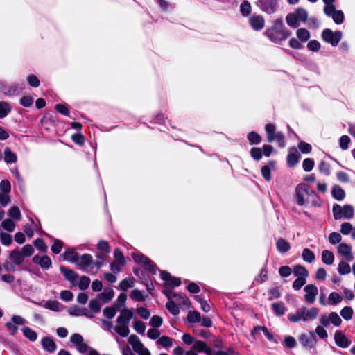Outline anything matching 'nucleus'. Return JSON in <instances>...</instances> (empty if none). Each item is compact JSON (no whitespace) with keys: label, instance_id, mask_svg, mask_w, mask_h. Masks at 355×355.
<instances>
[{"label":"nucleus","instance_id":"13","mask_svg":"<svg viewBox=\"0 0 355 355\" xmlns=\"http://www.w3.org/2000/svg\"><path fill=\"white\" fill-rule=\"evenodd\" d=\"M338 254L345 258L348 261L354 259L352 254V247L345 243H340L337 247Z\"/></svg>","mask_w":355,"mask_h":355},{"label":"nucleus","instance_id":"64","mask_svg":"<svg viewBox=\"0 0 355 355\" xmlns=\"http://www.w3.org/2000/svg\"><path fill=\"white\" fill-rule=\"evenodd\" d=\"M173 295H174V297H175V302L178 305H184V306H189V300L187 297L181 296L178 293V294H173Z\"/></svg>","mask_w":355,"mask_h":355},{"label":"nucleus","instance_id":"16","mask_svg":"<svg viewBox=\"0 0 355 355\" xmlns=\"http://www.w3.org/2000/svg\"><path fill=\"white\" fill-rule=\"evenodd\" d=\"M334 340L336 344L342 348L347 347L350 345V341L341 331H339L335 332Z\"/></svg>","mask_w":355,"mask_h":355},{"label":"nucleus","instance_id":"57","mask_svg":"<svg viewBox=\"0 0 355 355\" xmlns=\"http://www.w3.org/2000/svg\"><path fill=\"white\" fill-rule=\"evenodd\" d=\"M114 257L115 261L120 263L121 266H124L125 264V257L120 250L116 249L114 250Z\"/></svg>","mask_w":355,"mask_h":355},{"label":"nucleus","instance_id":"24","mask_svg":"<svg viewBox=\"0 0 355 355\" xmlns=\"http://www.w3.org/2000/svg\"><path fill=\"white\" fill-rule=\"evenodd\" d=\"M276 247L279 252L286 253L290 250L291 245L286 240L279 238L276 242Z\"/></svg>","mask_w":355,"mask_h":355},{"label":"nucleus","instance_id":"25","mask_svg":"<svg viewBox=\"0 0 355 355\" xmlns=\"http://www.w3.org/2000/svg\"><path fill=\"white\" fill-rule=\"evenodd\" d=\"M259 331H262L266 338L270 341H275L273 336L269 332L267 328L265 327L257 326L255 327L251 332V335L256 337V335L258 334Z\"/></svg>","mask_w":355,"mask_h":355},{"label":"nucleus","instance_id":"3","mask_svg":"<svg viewBox=\"0 0 355 355\" xmlns=\"http://www.w3.org/2000/svg\"><path fill=\"white\" fill-rule=\"evenodd\" d=\"M290 34L291 33L284 28L282 19H276L274 25L265 32V35L274 43L285 40Z\"/></svg>","mask_w":355,"mask_h":355},{"label":"nucleus","instance_id":"27","mask_svg":"<svg viewBox=\"0 0 355 355\" xmlns=\"http://www.w3.org/2000/svg\"><path fill=\"white\" fill-rule=\"evenodd\" d=\"M331 193L333 197L337 200H342L345 197V191L339 185L334 186Z\"/></svg>","mask_w":355,"mask_h":355},{"label":"nucleus","instance_id":"48","mask_svg":"<svg viewBox=\"0 0 355 355\" xmlns=\"http://www.w3.org/2000/svg\"><path fill=\"white\" fill-rule=\"evenodd\" d=\"M166 306L167 309L173 315H178L180 313L179 305L173 300H169Z\"/></svg>","mask_w":355,"mask_h":355},{"label":"nucleus","instance_id":"58","mask_svg":"<svg viewBox=\"0 0 355 355\" xmlns=\"http://www.w3.org/2000/svg\"><path fill=\"white\" fill-rule=\"evenodd\" d=\"M195 299L197 302H198L200 304L201 309L203 311L207 313L210 311L211 307L209 304L207 302V301L203 300L200 295H196L195 297Z\"/></svg>","mask_w":355,"mask_h":355},{"label":"nucleus","instance_id":"12","mask_svg":"<svg viewBox=\"0 0 355 355\" xmlns=\"http://www.w3.org/2000/svg\"><path fill=\"white\" fill-rule=\"evenodd\" d=\"M304 291L305 292L304 300L308 304H313L318 293V288L313 284L306 285Z\"/></svg>","mask_w":355,"mask_h":355},{"label":"nucleus","instance_id":"37","mask_svg":"<svg viewBox=\"0 0 355 355\" xmlns=\"http://www.w3.org/2000/svg\"><path fill=\"white\" fill-rule=\"evenodd\" d=\"M299 340L303 347L311 349L313 347V341L311 338L305 334H302L299 337Z\"/></svg>","mask_w":355,"mask_h":355},{"label":"nucleus","instance_id":"38","mask_svg":"<svg viewBox=\"0 0 355 355\" xmlns=\"http://www.w3.org/2000/svg\"><path fill=\"white\" fill-rule=\"evenodd\" d=\"M173 343V340L169 336H163L157 340V345H161L163 347H171Z\"/></svg>","mask_w":355,"mask_h":355},{"label":"nucleus","instance_id":"40","mask_svg":"<svg viewBox=\"0 0 355 355\" xmlns=\"http://www.w3.org/2000/svg\"><path fill=\"white\" fill-rule=\"evenodd\" d=\"M193 349L197 352H204L207 355L208 350L211 349L207 346L205 342L201 340L196 341L193 345Z\"/></svg>","mask_w":355,"mask_h":355},{"label":"nucleus","instance_id":"18","mask_svg":"<svg viewBox=\"0 0 355 355\" xmlns=\"http://www.w3.org/2000/svg\"><path fill=\"white\" fill-rule=\"evenodd\" d=\"M300 159V154L297 149L293 148L289 150V153L287 157V164L290 167L294 166Z\"/></svg>","mask_w":355,"mask_h":355},{"label":"nucleus","instance_id":"63","mask_svg":"<svg viewBox=\"0 0 355 355\" xmlns=\"http://www.w3.org/2000/svg\"><path fill=\"white\" fill-rule=\"evenodd\" d=\"M90 284V279L86 276H82L78 282V287L80 290H85Z\"/></svg>","mask_w":355,"mask_h":355},{"label":"nucleus","instance_id":"26","mask_svg":"<svg viewBox=\"0 0 355 355\" xmlns=\"http://www.w3.org/2000/svg\"><path fill=\"white\" fill-rule=\"evenodd\" d=\"M10 260L16 265H20L24 261V256L18 250H14L10 254Z\"/></svg>","mask_w":355,"mask_h":355},{"label":"nucleus","instance_id":"20","mask_svg":"<svg viewBox=\"0 0 355 355\" xmlns=\"http://www.w3.org/2000/svg\"><path fill=\"white\" fill-rule=\"evenodd\" d=\"M92 262L93 259L92 256L87 254H84L81 256H78L76 263L83 268H86L89 266Z\"/></svg>","mask_w":355,"mask_h":355},{"label":"nucleus","instance_id":"30","mask_svg":"<svg viewBox=\"0 0 355 355\" xmlns=\"http://www.w3.org/2000/svg\"><path fill=\"white\" fill-rule=\"evenodd\" d=\"M297 37L301 42H305L311 37L309 31L304 28H299L296 32Z\"/></svg>","mask_w":355,"mask_h":355},{"label":"nucleus","instance_id":"17","mask_svg":"<svg viewBox=\"0 0 355 355\" xmlns=\"http://www.w3.org/2000/svg\"><path fill=\"white\" fill-rule=\"evenodd\" d=\"M33 261L35 263L40 265L43 269H49L51 266V260L48 256L40 257L39 255H35L33 258Z\"/></svg>","mask_w":355,"mask_h":355},{"label":"nucleus","instance_id":"5","mask_svg":"<svg viewBox=\"0 0 355 355\" xmlns=\"http://www.w3.org/2000/svg\"><path fill=\"white\" fill-rule=\"evenodd\" d=\"M265 130L268 142L271 143L276 141L279 147H285L286 143L284 141V137L282 132L276 130V128L274 124H266L265 126Z\"/></svg>","mask_w":355,"mask_h":355},{"label":"nucleus","instance_id":"50","mask_svg":"<svg viewBox=\"0 0 355 355\" xmlns=\"http://www.w3.org/2000/svg\"><path fill=\"white\" fill-rule=\"evenodd\" d=\"M1 226L6 231L12 232L15 229L16 225L11 219H6L2 221Z\"/></svg>","mask_w":355,"mask_h":355},{"label":"nucleus","instance_id":"49","mask_svg":"<svg viewBox=\"0 0 355 355\" xmlns=\"http://www.w3.org/2000/svg\"><path fill=\"white\" fill-rule=\"evenodd\" d=\"M294 13L296 15L299 21L302 22H306L307 21L308 12L305 9L301 8H297Z\"/></svg>","mask_w":355,"mask_h":355},{"label":"nucleus","instance_id":"19","mask_svg":"<svg viewBox=\"0 0 355 355\" xmlns=\"http://www.w3.org/2000/svg\"><path fill=\"white\" fill-rule=\"evenodd\" d=\"M40 304L44 308L53 311H60L62 309V305L56 300H49L46 302H43Z\"/></svg>","mask_w":355,"mask_h":355},{"label":"nucleus","instance_id":"43","mask_svg":"<svg viewBox=\"0 0 355 355\" xmlns=\"http://www.w3.org/2000/svg\"><path fill=\"white\" fill-rule=\"evenodd\" d=\"M286 19L287 24L291 27L296 28L300 25V21L294 12L288 14Z\"/></svg>","mask_w":355,"mask_h":355},{"label":"nucleus","instance_id":"56","mask_svg":"<svg viewBox=\"0 0 355 355\" xmlns=\"http://www.w3.org/2000/svg\"><path fill=\"white\" fill-rule=\"evenodd\" d=\"M0 240L3 245L8 246L10 245L12 242V239L11 235L3 232L0 230Z\"/></svg>","mask_w":355,"mask_h":355},{"label":"nucleus","instance_id":"52","mask_svg":"<svg viewBox=\"0 0 355 355\" xmlns=\"http://www.w3.org/2000/svg\"><path fill=\"white\" fill-rule=\"evenodd\" d=\"M353 314H354V311H353L352 309L349 306H345L340 311V315L345 320H351L353 316Z\"/></svg>","mask_w":355,"mask_h":355},{"label":"nucleus","instance_id":"11","mask_svg":"<svg viewBox=\"0 0 355 355\" xmlns=\"http://www.w3.org/2000/svg\"><path fill=\"white\" fill-rule=\"evenodd\" d=\"M71 342L76 345L78 351L81 353H85L88 350L87 345L84 342L83 337L79 334H73L70 338Z\"/></svg>","mask_w":355,"mask_h":355},{"label":"nucleus","instance_id":"53","mask_svg":"<svg viewBox=\"0 0 355 355\" xmlns=\"http://www.w3.org/2000/svg\"><path fill=\"white\" fill-rule=\"evenodd\" d=\"M247 137L251 145L258 144L261 141V137L255 132H250Z\"/></svg>","mask_w":355,"mask_h":355},{"label":"nucleus","instance_id":"47","mask_svg":"<svg viewBox=\"0 0 355 355\" xmlns=\"http://www.w3.org/2000/svg\"><path fill=\"white\" fill-rule=\"evenodd\" d=\"M135 279L132 277L126 278L120 282L119 287L123 291H126L134 286Z\"/></svg>","mask_w":355,"mask_h":355},{"label":"nucleus","instance_id":"15","mask_svg":"<svg viewBox=\"0 0 355 355\" xmlns=\"http://www.w3.org/2000/svg\"><path fill=\"white\" fill-rule=\"evenodd\" d=\"M160 275L162 279L165 281L166 284L171 287H176L181 284L180 278L173 277L166 271H162Z\"/></svg>","mask_w":355,"mask_h":355},{"label":"nucleus","instance_id":"35","mask_svg":"<svg viewBox=\"0 0 355 355\" xmlns=\"http://www.w3.org/2000/svg\"><path fill=\"white\" fill-rule=\"evenodd\" d=\"M60 270L62 272L64 277L68 281L73 282L76 280V279L78 277L77 274L74 271H73L71 270L67 269L64 267H60Z\"/></svg>","mask_w":355,"mask_h":355},{"label":"nucleus","instance_id":"60","mask_svg":"<svg viewBox=\"0 0 355 355\" xmlns=\"http://www.w3.org/2000/svg\"><path fill=\"white\" fill-rule=\"evenodd\" d=\"M328 239L331 244L335 245L339 243L341 241L342 236L338 232H332L329 235Z\"/></svg>","mask_w":355,"mask_h":355},{"label":"nucleus","instance_id":"21","mask_svg":"<svg viewBox=\"0 0 355 355\" xmlns=\"http://www.w3.org/2000/svg\"><path fill=\"white\" fill-rule=\"evenodd\" d=\"M41 343L43 348L49 352H53L56 349V345L51 338H43L41 340Z\"/></svg>","mask_w":355,"mask_h":355},{"label":"nucleus","instance_id":"46","mask_svg":"<svg viewBox=\"0 0 355 355\" xmlns=\"http://www.w3.org/2000/svg\"><path fill=\"white\" fill-rule=\"evenodd\" d=\"M338 271L341 275H347L351 272V267L347 262L340 261L338 264Z\"/></svg>","mask_w":355,"mask_h":355},{"label":"nucleus","instance_id":"51","mask_svg":"<svg viewBox=\"0 0 355 355\" xmlns=\"http://www.w3.org/2000/svg\"><path fill=\"white\" fill-rule=\"evenodd\" d=\"M251 10H252L251 5L247 1H243L240 5V11H241L242 15L244 17L248 16L251 12Z\"/></svg>","mask_w":355,"mask_h":355},{"label":"nucleus","instance_id":"23","mask_svg":"<svg viewBox=\"0 0 355 355\" xmlns=\"http://www.w3.org/2000/svg\"><path fill=\"white\" fill-rule=\"evenodd\" d=\"M327 16L331 17L334 21L337 24H340L344 21V14L341 10H336V7L334 10L329 14H326Z\"/></svg>","mask_w":355,"mask_h":355},{"label":"nucleus","instance_id":"44","mask_svg":"<svg viewBox=\"0 0 355 355\" xmlns=\"http://www.w3.org/2000/svg\"><path fill=\"white\" fill-rule=\"evenodd\" d=\"M302 257L303 260L308 263H312L315 258L314 253L308 248L303 250Z\"/></svg>","mask_w":355,"mask_h":355},{"label":"nucleus","instance_id":"42","mask_svg":"<svg viewBox=\"0 0 355 355\" xmlns=\"http://www.w3.org/2000/svg\"><path fill=\"white\" fill-rule=\"evenodd\" d=\"M9 216L15 220H20L21 219V214L18 207H11L8 211Z\"/></svg>","mask_w":355,"mask_h":355},{"label":"nucleus","instance_id":"10","mask_svg":"<svg viewBox=\"0 0 355 355\" xmlns=\"http://www.w3.org/2000/svg\"><path fill=\"white\" fill-rule=\"evenodd\" d=\"M132 257L136 263L144 265L146 269L153 272H155V267L153 263L150 259L143 254L138 252H133L132 254Z\"/></svg>","mask_w":355,"mask_h":355},{"label":"nucleus","instance_id":"2","mask_svg":"<svg viewBox=\"0 0 355 355\" xmlns=\"http://www.w3.org/2000/svg\"><path fill=\"white\" fill-rule=\"evenodd\" d=\"M319 313L318 308H306L302 306L297 309L295 312L288 313L287 318L289 322L297 323L300 322H306L314 320L317 318Z\"/></svg>","mask_w":355,"mask_h":355},{"label":"nucleus","instance_id":"55","mask_svg":"<svg viewBox=\"0 0 355 355\" xmlns=\"http://www.w3.org/2000/svg\"><path fill=\"white\" fill-rule=\"evenodd\" d=\"M117 311H119L117 309L113 306L112 307L105 308L103 311V313L108 319H112L115 316Z\"/></svg>","mask_w":355,"mask_h":355},{"label":"nucleus","instance_id":"45","mask_svg":"<svg viewBox=\"0 0 355 355\" xmlns=\"http://www.w3.org/2000/svg\"><path fill=\"white\" fill-rule=\"evenodd\" d=\"M343 300V297L336 292H332L328 297V303L329 304H336Z\"/></svg>","mask_w":355,"mask_h":355},{"label":"nucleus","instance_id":"33","mask_svg":"<svg viewBox=\"0 0 355 355\" xmlns=\"http://www.w3.org/2000/svg\"><path fill=\"white\" fill-rule=\"evenodd\" d=\"M12 107L6 101H0V118H5L10 112Z\"/></svg>","mask_w":355,"mask_h":355},{"label":"nucleus","instance_id":"39","mask_svg":"<svg viewBox=\"0 0 355 355\" xmlns=\"http://www.w3.org/2000/svg\"><path fill=\"white\" fill-rule=\"evenodd\" d=\"M4 160L6 163H15L17 162V155L9 148L4 150Z\"/></svg>","mask_w":355,"mask_h":355},{"label":"nucleus","instance_id":"14","mask_svg":"<svg viewBox=\"0 0 355 355\" xmlns=\"http://www.w3.org/2000/svg\"><path fill=\"white\" fill-rule=\"evenodd\" d=\"M249 23L252 28L259 31L265 26V20L261 15H253L249 18Z\"/></svg>","mask_w":355,"mask_h":355},{"label":"nucleus","instance_id":"34","mask_svg":"<svg viewBox=\"0 0 355 355\" xmlns=\"http://www.w3.org/2000/svg\"><path fill=\"white\" fill-rule=\"evenodd\" d=\"M274 162H270L268 163V165H266L262 167L261 168V174L263 177L266 179L267 181H270L271 179V169L274 167Z\"/></svg>","mask_w":355,"mask_h":355},{"label":"nucleus","instance_id":"62","mask_svg":"<svg viewBox=\"0 0 355 355\" xmlns=\"http://www.w3.org/2000/svg\"><path fill=\"white\" fill-rule=\"evenodd\" d=\"M320 48H321L320 43L318 40H311L307 44V49L311 51L317 52L320 49Z\"/></svg>","mask_w":355,"mask_h":355},{"label":"nucleus","instance_id":"36","mask_svg":"<svg viewBox=\"0 0 355 355\" xmlns=\"http://www.w3.org/2000/svg\"><path fill=\"white\" fill-rule=\"evenodd\" d=\"M22 332L24 336L28 338L29 340L33 342L37 340V333L28 327H25L22 329Z\"/></svg>","mask_w":355,"mask_h":355},{"label":"nucleus","instance_id":"6","mask_svg":"<svg viewBox=\"0 0 355 355\" xmlns=\"http://www.w3.org/2000/svg\"><path fill=\"white\" fill-rule=\"evenodd\" d=\"M128 343L132 347V349L138 355H151L150 352L146 348L144 345L141 342L138 336L136 335H131L128 338ZM123 355H135L132 352H127L123 350Z\"/></svg>","mask_w":355,"mask_h":355},{"label":"nucleus","instance_id":"61","mask_svg":"<svg viewBox=\"0 0 355 355\" xmlns=\"http://www.w3.org/2000/svg\"><path fill=\"white\" fill-rule=\"evenodd\" d=\"M163 320L158 315H153L150 320L149 324L153 328H158L162 326Z\"/></svg>","mask_w":355,"mask_h":355},{"label":"nucleus","instance_id":"41","mask_svg":"<svg viewBox=\"0 0 355 355\" xmlns=\"http://www.w3.org/2000/svg\"><path fill=\"white\" fill-rule=\"evenodd\" d=\"M127 299V295L125 293H121L119 296L117 298V300L114 303V306L119 311L121 312V310H123V309L125 306V301Z\"/></svg>","mask_w":355,"mask_h":355},{"label":"nucleus","instance_id":"8","mask_svg":"<svg viewBox=\"0 0 355 355\" xmlns=\"http://www.w3.org/2000/svg\"><path fill=\"white\" fill-rule=\"evenodd\" d=\"M322 38L324 41L336 46L341 40L343 33L340 31H333L329 28L324 29L322 32Z\"/></svg>","mask_w":355,"mask_h":355},{"label":"nucleus","instance_id":"4","mask_svg":"<svg viewBox=\"0 0 355 355\" xmlns=\"http://www.w3.org/2000/svg\"><path fill=\"white\" fill-rule=\"evenodd\" d=\"M131 310L123 309L116 318V325L114 326V331L121 337H127L130 334L129 323L132 318Z\"/></svg>","mask_w":355,"mask_h":355},{"label":"nucleus","instance_id":"22","mask_svg":"<svg viewBox=\"0 0 355 355\" xmlns=\"http://www.w3.org/2000/svg\"><path fill=\"white\" fill-rule=\"evenodd\" d=\"M114 295V292L111 288H106L98 295V298L103 302L107 303L111 300Z\"/></svg>","mask_w":355,"mask_h":355},{"label":"nucleus","instance_id":"32","mask_svg":"<svg viewBox=\"0 0 355 355\" xmlns=\"http://www.w3.org/2000/svg\"><path fill=\"white\" fill-rule=\"evenodd\" d=\"M78 254L73 250H68L63 253L61 257L63 261L76 263Z\"/></svg>","mask_w":355,"mask_h":355},{"label":"nucleus","instance_id":"31","mask_svg":"<svg viewBox=\"0 0 355 355\" xmlns=\"http://www.w3.org/2000/svg\"><path fill=\"white\" fill-rule=\"evenodd\" d=\"M272 309L275 314L279 316L283 315L286 311L285 304L282 302L273 303L272 304Z\"/></svg>","mask_w":355,"mask_h":355},{"label":"nucleus","instance_id":"54","mask_svg":"<svg viewBox=\"0 0 355 355\" xmlns=\"http://www.w3.org/2000/svg\"><path fill=\"white\" fill-rule=\"evenodd\" d=\"M187 320L189 322L196 323L200 321V314L196 311H189L187 315Z\"/></svg>","mask_w":355,"mask_h":355},{"label":"nucleus","instance_id":"1","mask_svg":"<svg viewBox=\"0 0 355 355\" xmlns=\"http://www.w3.org/2000/svg\"><path fill=\"white\" fill-rule=\"evenodd\" d=\"M297 203L299 205H319L320 200L316 193L307 184H300L295 189Z\"/></svg>","mask_w":355,"mask_h":355},{"label":"nucleus","instance_id":"7","mask_svg":"<svg viewBox=\"0 0 355 355\" xmlns=\"http://www.w3.org/2000/svg\"><path fill=\"white\" fill-rule=\"evenodd\" d=\"M332 211L336 220H339L343 218L345 219H351L354 216V208L349 205L340 206L336 204L333 206Z\"/></svg>","mask_w":355,"mask_h":355},{"label":"nucleus","instance_id":"29","mask_svg":"<svg viewBox=\"0 0 355 355\" xmlns=\"http://www.w3.org/2000/svg\"><path fill=\"white\" fill-rule=\"evenodd\" d=\"M293 273L295 276L297 277H304V279H306V277L309 276V272L305 268V267L297 265L295 266L293 268Z\"/></svg>","mask_w":355,"mask_h":355},{"label":"nucleus","instance_id":"28","mask_svg":"<svg viewBox=\"0 0 355 355\" xmlns=\"http://www.w3.org/2000/svg\"><path fill=\"white\" fill-rule=\"evenodd\" d=\"M322 261L327 265H331L334 261V255L332 252L324 250L321 254Z\"/></svg>","mask_w":355,"mask_h":355},{"label":"nucleus","instance_id":"9","mask_svg":"<svg viewBox=\"0 0 355 355\" xmlns=\"http://www.w3.org/2000/svg\"><path fill=\"white\" fill-rule=\"evenodd\" d=\"M320 324L324 327H328L332 324L336 327H338L342 323V320L336 312H331L329 314H323L320 319Z\"/></svg>","mask_w":355,"mask_h":355},{"label":"nucleus","instance_id":"59","mask_svg":"<svg viewBox=\"0 0 355 355\" xmlns=\"http://www.w3.org/2000/svg\"><path fill=\"white\" fill-rule=\"evenodd\" d=\"M335 1L336 0H322L325 4L324 7V12L325 14H329L332 10H334V8L336 7L334 5Z\"/></svg>","mask_w":355,"mask_h":355}]
</instances>
